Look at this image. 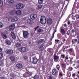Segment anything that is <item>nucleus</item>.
<instances>
[{"label":"nucleus","instance_id":"f257e3e1","mask_svg":"<svg viewBox=\"0 0 79 79\" xmlns=\"http://www.w3.org/2000/svg\"><path fill=\"white\" fill-rule=\"evenodd\" d=\"M22 68H23V65L20 63H18L15 67L14 69L15 71H19Z\"/></svg>","mask_w":79,"mask_h":79},{"label":"nucleus","instance_id":"f03ea898","mask_svg":"<svg viewBox=\"0 0 79 79\" xmlns=\"http://www.w3.org/2000/svg\"><path fill=\"white\" fill-rule=\"evenodd\" d=\"M40 21L42 24H45L47 22L46 18L44 16H42L41 17Z\"/></svg>","mask_w":79,"mask_h":79},{"label":"nucleus","instance_id":"7ed1b4c3","mask_svg":"<svg viewBox=\"0 0 79 79\" xmlns=\"http://www.w3.org/2000/svg\"><path fill=\"white\" fill-rule=\"evenodd\" d=\"M32 75V72H26L23 75L24 77H29Z\"/></svg>","mask_w":79,"mask_h":79},{"label":"nucleus","instance_id":"20e7f679","mask_svg":"<svg viewBox=\"0 0 79 79\" xmlns=\"http://www.w3.org/2000/svg\"><path fill=\"white\" fill-rule=\"evenodd\" d=\"M60 58H62V59H64L65 58L64 60V62H65V63L66 62L67 60L69 59L68 56L67 55L65 57V55L64 54H61L60 55Z\"/></svg>","mask_w":79,"mask_h":79},{"label":"nucleus","instance_id":"39448f33","mask_svg":"<svg viewBox=\"0 0 79 79\" xmlns=\"http://www.w3.org/2000/svg\"><path fill=\"white\" fill-rule=\"evenodd\" d=\"M53 59L55 62H58V60H59V59H60V57L59 56L57 55L56 54V52L54 54L53 56Z\"/></svg>","mask_w":79,"mask_h":79},{"label":"nucleus","instance_id":"423d86ee","mask_svg":"<svg viewBox=\"0 0 79 79\" xmlns=\"http://www.w3.org/2000/svg\"><path fill=\"white\" fill-rule=\"evenodd\" d=\"M29 34L28 32L26 31H23V37H24V39H27V38L28 37Z\"/></svg>","mask_w":79,"mask_h":79},{"label":"nucleus","instance_id":"0eeeda50","mask_svg":"<svg viewBox=\"0 0 79 79\" xmlns=\"http://www.w3.org/2000/svg\"><path fill=\"white\" fill-rule=\"evenodd\" d=\"M58 70L57 71V70L55 69H54L52 70V73L53 76H58Z\"/></svg>","mask_w":79,"mask_h":79},{"label":"nucleus","instance_id":"6e6552de","mask_svg":"<svg viewBox=\"0 0 79 79\" xmlns=\"http://www.w3.org/2000/svg\"><path fill=\"white\" fill-rule=\"evenodd\" d=\"M16 9H17L18 10L19 9H21V8H24V5H23V4L22 3H19L16 6Z\"/></svg>","mask_w":79,"mask_h":79},{"label":"nucleus","instance_id":"1a4fd4ad","mask_svg":"<svg viewBox=\"0 0 79 79\" xmlns=\"http://www.w3.org/2000/svg\"><path fill=\"white\" fill-rule=\"evenodd\" d=\"M32 59L33 60L32 63L35 64H37V62H38V61H39V60L36 57H32Z\"/></svg>","mask_w":79,"mask_h":79},{"label":"nucleus","instance_id":"9d476101","mask_svg":"<svg viewBox=\"0 0 79 79\" xmlns=\"http://www.w3.org/2000/svg\"><path fill=\"white\" fill-rule=\"evenodd\" d=\"M19 19V18L17 16L13 17L11 19V22H16Z\"/></svg>","mask_w":79,"mask_h":79},{"label":"nucleus","instance_id":"9b49d317","mask_svg":"<svg viewBox=\"0 0 79 79\" xmlns=\"http://www.w3.org/2000/svg\"><path fill=\"white\" fill-rule=\"evenodd\" d=\"M30 17L31 19L34 20V19H35L37 18V15L36 14H32L30 15Z\"/></svg>","mask_w":79,"mask_h":79},{"label":"nucleus","instance_id":"f8f14e48","mask_svg":"<svg viewBox=\"0 0 79 79\" xmlns=\"http://www.w3.org/2000/svg\"><path fill=\"white\" fill-rule=\"evenodd\" d=\"M6 54L11 55L13 53V51L12 49H6Z\"/></svg>","mask_w":79,"mask_h":79},{"label":"nucleus","instance_id":"ddd939ff","mask_svg":"<svg viewBox=\"0 0 79 79\" xmlns=\"http://www.w3.org/2000/svg\"><path fill=\"white\" fill-rule=\"evenodd\" d=\"M19 50L20 52L24 53L26 52V48L24 47H21L19 48Z\"/></svg>","mask_w":79,"mask_h":79},{"label":"nucleus","instance_id":"4468645a","mask_svg":"<svg viewBox=\"0 0 79 79\" xmlns=\"http://www.w3.org/2000/svg\"><path fill=\"white\" fill-rule=\"evenodd\" d=\"M47 23L48 24H52V19L50 18L47 19Z\"/></svg>","mask_w":79,"mask_h":79},{"label":"nucleus","instance_id":"2eb2a0df","mask_svg":"<svg viewBox=\"0 0 79 79\" xmlns=\"http://www.w3.org/2000/svg\"><path fill=\"white\" fill-rule=\"evenodd\" d=\"M15 28V26L14 24H12L10 26L9 28V30L10 31H12V30H14Z\"/></svg>","mask_w":79,"mask_h":79},{"label":"nucleus","instance_id":"dca6fc26","mask_svg":"<svg viewBox=\"0 0 79 79\" xmlns=\"http://www.w3.org/2000/svg\"><path fill=\"white\" fill-rule=\"evenodd\" d=\"M61 65L62 66V70L63 71H65L66 68V66L65 64L64 63H62Z\"/></svg>","mask_w":79,"mask_h":79},{"label":"nucleus","instance_id":"f3484780","mask_svg":"<svg viewBox=\"0 0 79 79\" xmlns=\"http://www.w3.org/2000/svg\"><path fill=\"white\" fill-rule=\"evenodd\" d=\"M53 28H55V30H56L55 31H54V32L52 34V39H51V40H52L53 38H54V35H55V33L56 32V28H57V25H56V26L55 27H53Z\"/></svg>","mask_w":79,"mask_h":79},{"label":"nucleus","instance_id":"a211bd4d","mask_svg":"<svg viewBox=\"0 0 79 79\" xmlns=\"http://www.w3.org/2000/svg\"><path fill=\"white\" fill-rule=\"evenodd\" d=\"M15 46L16 47L18 48V47H20L21 46V44L20 43L17 42L15 44Z\"/></svg>","mask_w":79,"mask_h":79},{"label":"nucleus","instance_id":"6ab92c4d","mask_svg":"<svg viewBox=\"0 0 79 79\" xmlns=\"http://www.w3.org/2000/svg\"><path fill=\"white\" fill-rule=\"evenodd\" d=\"M10 34L12 38H13V39H15V38H16V35H15V33L13 32H11Z\"/></svg>","mask_w":79,"mask_h":79},{"label":"nucleus","instance_id":"aec40b11","mask_svg":"<svg viewBox=\"0 0 79 79\" xmlns=\"http://www.w3.org/2000/svg\"><path fill=\"white\" fill-rule=\"evenodd\" d=\"M34 22L32 20H31V19H29L27 20V23L28 24H32Z\"/></svg>","mask_w":79,"mask_h":79},{"label":"nucleus","instance_id":"412c9836","mask_svg":"<svg viewBox=\"0 0 79 79\" xmlns=\"http://www.w3.org/2000/svg\"><path fill=\"white\" fill-rule=\"evenodd\" d=\"M77 42V39H73L72 41V44H76Z\"/></svg>","mask_w":79,"mask_h":79},{"label":"nucleus","instance_id":"4be33fe9","mask_svg":"<svg viewBox=\"0 0 79 79\" xmlns=\"http://www.w3.org/2000/svg\"><path fill=\"white\" fill-rule=\"evenodd\" d=\"M7 1L10 4H13L15 3V1L13 0H7Z\"/></svg>","mask_w":79,"mask_h":79},{"label":"nucleus","instance_id":"5701e85b","mask_svg":"<svg viewBox=\"0 0 79 79\" xmlns=\"http://www.w3.org/2000/svg\"><path fill=\"white\" fill-rule=\"evenodd\" d=\"M16 15H21V11L20 10H18L17 11H15Z\"/></svg>","mask_w":79,"mask_h":79},{"label":"nucleus","instance_id":"b1692460","mask_svg":"<svg viewBox=\"0 0 79 79\" xmlns=\"http://www.w3.org/2000/svg\"><path fill=\"white\" fill-rule=\"evenodd\" d=\"M6 43L8 45H11V42H10V41L8 40H6Z\"/></svg>","mask_w":79,"mask_h":79},{"label":"nucleus","instance_id":"393cba45","mask_svg":"<svg viewBox=\"0 0 79 79\" xmlns=\"http://www.w3.org/2000/svg\"><path fill=\"white\" fill-rule=\"evenodd\" d=\"M10 60L11 61H14L15 60V57L13 56H10Z\"/></svg>","mask_w":79,"mask_h":79},{"label":"nucleus","instance_id":"a878e982","mask_svg":"<svg viewBox=\"0 0 79 79\" xmlns=\"http://www.w3.org/2000/svg\"><path fill=\"white\" fill-rule=\"evenodd\" d=\"M10 76L13 78H15L16 76V75H15V73H12L10 74Z\"/></svg>","mask_w":79,"mask_h":79},{"label":"nucleus","instance_id":"bb28decb","mask_svg":"<svg viewBox=\"0 0 79 79\" xmlns=\"http://www.w3.org/2000/svg\"><path fill=\"white\" fill-rule=\"evenodd\" d=\"M1 35L3 36V39H6L7 38V36H6V35L5 34L4 35L3 33H1Z\"/></svg>","mask_w":79,"mask_h":79},{"label":"nucleus","instance_id":"cd10ccee","mask_svg":"<svg viewBox=\"0 0 79 79\" xmlns=\"http://www.w3.org/2000/svg\"><path fill=\"white\" fill-rule=\"evenodd\" d=\"M60 33L62 34H65V31L63 29V28H61L60 29Z\"/></svg>","mask_w":79,"mask_h":79},{"label":"nucleus","instance_id":"c85d7f7f","mask_svg":"<svg viewBox=\"0 0 79 79\" xmlns=\"http://www.w3.org/2000/svg\"><path fill=\"white\" fill-rule=\"evenodd\" d=\"M15 10H11L10 12V14L11 15H15Z\"/></svg>","mask_w":79,"mask_h":79},{"label":"nucleus","instance_id":"c756f323","mask_svg":"<svg viewBox=\"0 0 79 79\" xmlns=\"http://www.w3.org/2000/svg\"><path fill=\"white\" fill-rule=\"evenodd\" d=\"M73 69V67L71 66L69 67L68 69H67V70L69 71H72Z\"/></svg>","mask_w":79,"mask_h":79},{"label":"nucleus","instance_id":"7c9ffc66","mask_svg":"<svg viewBox=\"0 0 79 79\" xmlns=\"http://www.w3.org/2000/svg\"><path fill=\"white\" fill-rule=\"evenodd\" d=\"M48 51H49V53H53L54 52L53 51V49L49 48L48 49Z\"/></svg>","mask_w":79,"mask_h":79},{"label":"nucleus","instance_id":"2f4dec72","mask_svg":"<svg viewBox=\"0 0 79 79\" xmlns=\"http://www.w3.org/2000/svg\"><path fill=\"white\" fill-rule=\"evenodd\" d=\"M44 39H40L38 43L39 44H42V43L44 42Z\"/></svg>","mask_w":79,"mask_h":79},{"label":"nucleus","instance_id":"473e14b6","mask_svg":"<svg viewBox=\"0 0 79 79\" xmlns=\"http://www.w3.org/2000/svg\"><path fill=\"white\" fill-rule=\"evenodd\" d=\"M71 74H70V72L68 71L67 72V77H71Z\"/></svg>","mask_w":79,"mask_h":79},{"label":"nucleus","instance_id":"72a5a7b5","mask_svg":"<svg viewBox=\"0 0 79 79\" xmlns=\"http://www.w3.org/2000/svg\"><path fill=\"white\" fill-rule=\"evenodd\" d=\"M60 66L59 64H57L56 66V68L58 70V71H59V69H60Z\"/></svg>","mask_w":79,"mask_h":79},{"label":"nucleus","instance_id":"f704fd0d","mask_svg":"<svg viewBox=\"0 0 79 79\" xmlns=\"http://www.w3.org/2000/svg\"><path fill=\"white\" fill-rule=\"evenodd\" d=\"M34 79H39V77L37 75H35L33 77Z\"/></svg>","mask_w":79,"mask_h":79},{"label":"nucleus","instance_id":"c9c22d12","mask_svg":"<svg viewBox=\"0 0 79 79\" xmlns=\"http://www.w3.org/2000/svg\"><path fill=\"white\" fill-rule=\"evenodd\" d=\"M44 0H38V2L39 4H42Z\"/></svg>","mask_w":79,"mask_h":79},{"label":"nucleus","instance_id":"e433bc0d","mask_svg":"<svg viewBox=\"0 0 79 79\" xmlns=\"http://www.w3.org/2000/svg\"><path fill=\"white\" fill-rule=\"evenodd\" d=\"M37 31L38 33L39 32L40 33L41 32H43L44 30L43 29H41L40 28H39L38 30H37Z\"/></svg>","mask_w":79,"mask_h":79},{"label":"nucleus","instance_id":"4c0bfd02","mask_svg":"<svg viewBox=\"0 0 79 79\" xmlns=\"http://www.w3.org/2000/svg\"><path fill=\"white\" fill-rule=\"evenodd\" d=\"M74 17L76 18V19H79V15L78 14L76 15Z\"/></svg>","mask_w":79,"mask_h":79},{"label":"nucleus","instance_id":"58836bf2","mask_svg":"<svg viewBox=\"0 0 79 79\" xmlns=\"http://www.w3.org/2000/svg\"><path fill=\"white\" fill-rule=\"evenodd\" d=\"M3 6V1L0 0V7H2Z\"/></svg>","mask_w":79,"mask_h":79},{"label":"nucleus","instance_id":"ea45409f","mask_svg":"<svg viewBox=\"0 0 79 79\" xmlns=\"http://www.w3.org/2000/svg\"><path fill=\"white\" fill-rule=\"evenodd\" d=\"M3 54L2 53H0V60H1L2 58H3Z\"/></svg>","mask_w":79,"mask_h":79},{"label":"nucleus","instance_id":"a19ab883","mask_svg":"<svg viewBox=\"0 0 79 79\" xmlns=\"http://www.w3.org/2000/svg\"><path fill=\"white\" fill-rule=\"evenodd\" d=\"M76 73H74L72 74V76L73 77H76Z\"/></svg>","mask_w":79,"mask_h":79},{"label":"nucleus","instance_id":"79ce46f5","mask_svg":"<svg viewBox=\"0 0 79 79\" xmlns=\"http://www.w3.org/2000/svg\"><path fill=\"white\" fill-rule=\"evenodd\" d=\"M73 48H70L69 50V53H72V52H73Z\"/></svg>","mask_w":79,"mask_h":79},{"label":"nucleus","instance_id":"37998d69","mask_svg":"<svg viewBox=\"0 0 79 79\" xmlns=\"http://www.w3.org/2000/svg\"><path fill=\"white\" fill-rule=\"evenodd\" d=\"M77 65L76 67L77 69H79V61H77Z\"/></svg>","mask_w":79,"mask_h":79},{"label":"nucleus","instance_id":"c03bdc74","mask_svg":"<svg viewBox=\"0 0 79 79\" xmlns=\"http://www.w3.org/2000/svg\"><path fill=\"white\" fill-rule=\"evenodd\" d=\"M59 75V76L62 77L63 76V73L62 72H60Z\"/></svg>","mask_w":79,"mask_h":79},{"label":"nucleus","instance_id":"a18cd8bd","mask_svg":"<svg viewBox=\"0 0 79 79\" xmlns=\"http://www.w3.org/2000/svg\"><path fill=\"white\" fill-rule=\"evenodd\" d=\"M77 74H76V76H77V77L78 79H79V71L77 72Z\"/></svg>","mask_w":79,"mask_h":79},{"label":"nucleus","instance_id":"49530a36","mask_svg":"<svg viewBox=\"0 0 79 79\" xmlns=\"http://www.w3.org/2000/svg\"><path fill=\"white\" fill-rule=\"evenodd\" d=\"M42 70H44V69H45V65H44V64H43V65H42Z\"/></svg>","mask_w":79,"mask_h":79},{"label":"nucleus","instance_id":"de8ad7c7","mask_svg":"<svg viewBox=\"0 0 79 79\" xmlns=\"http://www.w3.org/2000/svg\"><path fill=\"white\" fill-rule=\"evenodd\" d=\"M23 59H24V60H27V59L28 58L27 57V56H24L23 57Z\"/></svg>","mask_w":79,"mask_h":79},{"label":"nucleus","instance_id":"09e8293b","mask_svg":"<svg viewBox=\"0 0 79 79\" xmlns=\"http://www.w3.org/2000/svg\"><path fill=\"white\" fill-rule=\"evenodd\" d=\"M67 9V6H65L64 8V10L63 11H66V9Z\"/></svg>","mask_w":79,"mask_h":79},{"label":"nucleus","instance_id":"8fccbe9b","mask_svg":"<svg viewBox=\"0 0 79 79\" xmlns=\"http://www.w3.org/2000/svg\"><path fill=\"white\" fill-rule=\"evenodd\" d=\"M67 24L68 25H69V24H70L71 26H72V23L71 24V22L69 21H68L67 22Z\"/></svg>","mask_w":79,"mask_h":79},{"label":"nucleus","instance_id":"3c124183","mask_svg":"<svg viewBox=\"0 0 79 79\" xmlns=\"http://www.w3.org/2000/svg\"><path fill=\"white\" fill-rule=\"evenodd\" d=\"M2 27H3V24L2 23H0V28H2Z\"/></svg>","mask_w":79,"mask_h":79},{"label":"nucleus","instance_id":"603ef678","mask_svg":"<svg viewBox=\"0 0 79 79\" xmlns=\"http://www.w3.org/2000/svg\"><path fill=\"white\" fill-rule=\"evenodd\" d=\"M71 32H70V31L69 30L67 31V34L68 35H69V34H70V33Z\"/></svg>","mask_w":79,"mask_h":79},{"label":"nucleus","instance_id":"864d4df0","mask_svg":"<svg viewBox=\"0 0 79 79\" xmlns=\"http://www.w3.org/2000/svg\"><path fill=\"white\" fill-rule=\"evenodd\" d=\"M62 40L63 42H66V40L64 38H63L62 39Z\"/></svg>","mask_w":79,"mask_h":79},{"label":"nucleus","instance_id":"5fc2aeb1","mask_svg":"<svg viewBox=\"0 0 79 79\" xmlns=\"http://www.w3.org/2000/svg\"><path fill=\"white\" fill-rule=\"evenodd\" d=\"M48 77L49 79H53V77H52L51 75L48 76Z\"/></svg>","mask_w":79,"mask_h":79},{"label":"nucleus","instance_id":"6e6d98bb","mask_svg":"<svg viewBox=\"0 0 79 79\" xmlns=\"http://www.w3.org/2000/svg\"><path fill=\"white\" fill-rule=\"evenodd\" d=\"M62 26H64V27H67V25L66 23L63 24L62 25Z\"/></svg>","mask_w":79,"mask_h":79},{"label":"nucleus","instance_id":"4d7b16f0","mask_svg":"<svg viewBox=\"0 0 79 79\" xmlns=\"http://www.w3.org/2000/svg\"><path fill=\"white\" fill-rule=\"evenodd\" d=\"M69 64H70L69 60H68L67 61L66 64L67 65H69Z\"/></svg>","mask_w":79,"mask_h":79},{"label":"nucleus","instance_id":"13d9d810","mask_svg":"<svg viewBox=\"0 0 79 79\" xmlns=\"http://www.w3.org/2000/svg\"><path fill=\"white\" fill-rule=\"evenodd\" d=\"M44 46V44H42L41 45L40 47V48H43V47Z\"/></svg>","mask_w":79,"mask_h":79},{"label":"nucleus","instance_id":"bf43d9fd","mask_svg":"<svg viewBox=\"0 0 79 79\" xmlns=\"http://www.w3.org/2000/svg\"><path fill=\"white\" fill-rule=\"evenodd\" d=\"M55 42H57V43H58L59 42H60V40H55Z\"/></svg>","mask_w":79,"mask_h":79},{"label":"nucleus","instance_id":"052dcab7","mask_svg":"<svg viewBox=\"0 0 79 79\" xmlns=\"http://www.w3.org/2000/svg\"><path fill=\"white\" fill-rule=\"evenodd\" d=\"M39 27V26H37L35 28V31H37V29H38Z\"/></svg>","mask_w":79,"mask_h":79},{"label":"nucleus","instance_id":"680f3d73","mask_svg":"<svg viewBox=\"0 0 79 79\" xmlns=\"http://www.w3.org/2000/svg\"><path fill=\"white\" fill-rule=\"evenodd\" d=\"M39 50L40 51H42L43 50H44V48H40Z\"/></svg>","mask_w":79,"mask_h":79},{"label":"nucleus","instance_id":"e2e57ef3","mask_svg":"<svg viewBox=\"0 0 79 79\" xmlns=\"http://www.w3.org/2000/svg\"><path fill=\"white\" fill-rule=\"evenodd\" d=\"M31 11H34V8H31Z\"/></svg>","mask_w":79,"mask_h":79},{"label":"nucleus","instance_id":"0e129e2a","mask_svg":"<svg viewBox=\"0 0 79 79\" xmlns=\"http://www.w3.org/2000/svg\"><path fill=\"white\" fill-rule=\"evenodd\" d=\"M38 7L39 8H42V5H40L38 6Z\"/></svg>","mask_w":79,"mask_h":79},{"label":"nucleus","instance_id":"69168bd1","mask_svg":"<svg viewBox=\"0 0 79 79\" xmlns=\"http://www.w3.org/2000/svg\"><path fill=\"white\" fill-rule=\"evenodd\" d=\"M74 32H75V30H72L71 31V32L72 33H74Z\"/></svg>","mask_w":79,"mask_h":79},{"label":"nucleus","instance_id":"338daca9","mask_svg":"<svg viewBox=\"0 0 79 79\" xmlns=\"http://www.w3.org/2000/svg\"><path fill=\"white\" fill-rule=\"evenodd\" d=\"M73 58H70V62H72V61H73Z\"/></svg>","mask_w":79,"mask_h":79},{"label":"nucleus","instance_id":"774afa93","mask_svg":"<svg viewBox=\"0 0 79 79\" xmlns=\"http://www.w3.org/2000/svg\"><path fill=\"white\" fill-rule=\"evenodd\" d=\"M0 79H5V78L4 77H0Z\"/></svg>","mask_w":79,"mask_h":79}]
</instances>
